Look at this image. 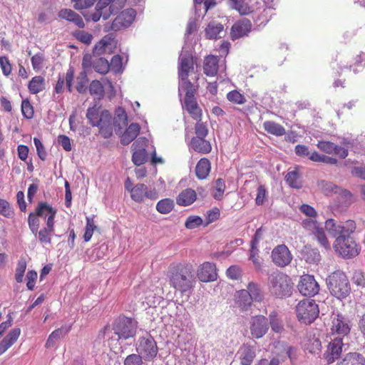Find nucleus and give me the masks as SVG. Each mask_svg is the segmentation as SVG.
I'll return each instance as SVG.
<instances>
[{
	"label": "nucleus",
	"mask_w": 365,
	"mask_h": 365,
	"mask_svg": "<svg viewBox=\"0 0 365 365\" xmlns=\"http://www.w3.org/2000/svg\"><path fill=\"white\" fill-rule=\"evenodd\" d=\"M167 276L170 286L183 294L195 287L196 278L193 266L190 263H175L170 265Z\"/></svg>",
	"instance_id": "1"
},
{
	"label": "nucleus",
	"mask_w": 365,
	"mask_h": 365,
	"mask_svg": "<svg viewBox=\"0 0 365 365\" xmlns=\"http://www.w3.org/2000/svg\"><path fill=\"white\" fill-rule=\"evenodd\" d=\"M137 322L130 317L125 316L120 317L116 319L112 326V328L107 325L100 331V334L103 336L110 339L112 331L117 336V340L128 339L133 337L136 334Z\"/></svg>",
	"instance_id": "2"
},
{
	"label": "nucleus",
	"mask_w": 365,
	"mask_h": 365,
	"mask_svg": "<svg viewBox=\"0 0 365 365\" xmlns=\"http://www.w3.org/2000/svg\"><path fill=\"white\" fill-rule=\"evenodd\" d=\"M292 284L290 277L279 271L272 273L268 277V287L270 293L279 298L290 296Z\"/></svg>",
	"instance_id": "3"
},
{
	"label": "nucleus",
	"mask_w": 365,
	"mask_h": 365,
	"mask_svg": "<svg viewBox=\"0 0 365 365\" xmlns=\"http://www.w3.org/2000/svg\"><path fill=\"white\" fill-rule=\"evenodd\" d=\"M192 73H195V62L192 55H181L179 58L178 66L179 92L181 90L199 87L198 84H194L188 79L189 76Z\"/></svg>",
	"instance_id": "4"
},
{
	"label": "nucleus",
	"mask_w": 365,
	"mask_h": 365,
	"mask_svg": "<svg viewBox=\"0 0 365 365\" xmlns=\"http://www.w3.org/2000/svg\"><path fill=\"white\" fill-rule=\"evenodd\" d=\"M327 286L331 294L338 299L346 297L351 291L349 279L341 271H336L329 276Z\"/></svg>",
	"instance_id": "5"
},
{
	"label": "nucleus",
	"mask_w": 365,
	"mask_h": 365,
	"mask_svg": "<svg viewBox=\"0 0 365 365\" xmlns=\"http://www.w3.org/2000/svg\"><path fill=\"white\" fill-rule=\"evenodd\" d=\"M298 320L305 324H310L315 321L319 314L318 304L314 299L301 300L296 307Z\"/></svg>",
	"instance_id": "6"
},
{
	"label": "nucleus",
	"mask_w": 365,
	"mask_h": 365,
	"mask_svg": "<svg viewBox=\"0 0 365 365\" xmlns=\"http://www.w3.org/2000/svg\"><path fill=\"white\" fill-rule=\"evenodd\" d=\"M137 354L145 360H153L158 354V348L154 338L148 333L140 336L135 346Z\"/></svg>",
	"instance_id": "7"
},
{
	"label": "nucleus",
	"mask_w": 365,
	"mask_h": 365,
	"mask_svg": "<svg viewBox=\"0 0 365 365\" xmlns=\"http://www.w3.org/2000/svg\"><path fill=\"white\" fill-rule=\"evenodd\" d=\"M52 214H53V219H55L56 211L47 202H40L35 212H31L28 217V225L31 232L36 233L38 230L40 225L39 217L47 219Z\"/></svg>",
	"instance_id": "8"
},
{
	"label": "nucleus",
	"mask_w": 365,
	"mask_h": 365,
	"mask_svg": "<svg viewBox=\"0 0 365 365\" xmlns=\"http://www.w3.org/2000/svg\"><path fill=\"white\" fill-rule=\"evenodd\" d=\"M334 247L344 257L352 258L359 253V247L355 240L351 237L344 236L336 237Z\"/></svg>",
	"instance_id": "9"
},
{
	"label": "nucleus",
	"mask_w": 365,
	"mask_h": 365,
	"mask_svg": "<svg viewBox=\"0 0 365 365\" xmlns=\"http://www.w3.org/2000/svg\"><path fill=\"white\" fill-rule=\"evenodd\" d=\"M337 66L338 73H341L344 69L352 70L355 73L362 71L364 64L360 56L355 57L342 56L336 55L334 62Z\"/></svg>",
	"instance_id": "10"
},
{
	"label": "nucleus",
	"mask_w": 365,
	"mask_h": 365,
	"mask_svg": "<svg viewBox=\"0 0 365 365\" xmlns=\"http://www.w3.org/2000/svg\"><path fill=\"white\" fill-rule=\"evenodd\" d=\"M198 88L182 90L185 93L184 98V107L190 116L197 121L202 120V110L197 104L195 95Z\"/></svg>",
	"instance_id": "11"
},
{
	"label": "nucleus",
	"mask_w": 365,
	"mask_h": 365,
	"mask_svg": "<svg viewBox=\"0 0 365 365\" xmlns=\"http://www.w3.org/2000/svg\"><path fill=\"white\" fill-rule=\"evenodd\" d=\"M130 197L136 202H143L145 199L155 200L158 197L155 188L150 190L143 183H138L130 190Z\"/></svg>",
	"instance_id": "12"
},
{
	"label": "nucleus",
	"mask_w": 365,
	"mask_h": 365,
	"mask_svg": "<svg viewBox=\"0 0 365 365\" xmlns=\"http://www.w3.org/2000/svg\"><path fill=\"white\" fill-rule=\"evenodd\" d=\"M55 219L53 214L51 215L46 220V226L33 233L39 243L43 246L51 245L52 237L55 235Z\"/></svg>",
	"instance_id": "13"
},
{
	"label": "nucleus",
	"mask_w": 365,
	"mask_h": 365,
	"mask_svg": "<svg viewBox=\"0 0 365 365\" xmlns=\"http://www.w3.org/2000/svg\"><path fill=\"white\" fill-rule=\"evenodd\" d=\"M325 226L330 232H334V236L339 235L344 237H350L356 228V222L351 220H346L341 225H336L334 220L329 219L326 221Z\"/></svg>",
	"instance_id": "14"
},
{
	"label": "nucleus",
	"mask_w": 365,
	"mask_h": 365,
	"mask_svg": "<svg viewBox=\"0 0 365 365\" xmlns=\"http://www.w3.org/2000/svg\"><path fill=\"white\" fill-rule=\"evenodd\" d=\"M299 292L304 296L314 297L319 293V285L314 277L310 274L301 276L297 285Z\"/></svg>",
	"instance_id": "15"
},
{
	"label": "nucleus",
	"mask_w": 365,
	"mask_h": 365,
	"mask_svg": "<svg viewBox=\"0 0 365 365\" xmlns=\"http://www.w3.org/2000/svg\"><path fill=\"white\" fill-rule=\"evenodd\" d=\"M331 334L346 336L350 333V321L343 314H336L331 320Z\"/></svg>",
	"instance_id": "16"
},
{
	"label": "nucleus",
	"mask_w": 365,
	"mask_h": 365,
	"mask_svg": "<svg viewBox=\"0 0 365 365\" xmlns=\"http://www.w3.org/2000/svg\"><path fill=\"white\" fill-rule=\"evenodd\" d=\"M250 329L253 338L259 339L262 337L269 329L267 319L262 315L252 317Z\"/></svg>",
	"instance_id": "17"
},
{
	"label": "nucleus",
	"mask_w": 365,
	"mask_h": 365,
	"mask_svg": "<svg viewBox=\"0 0 365 365\" xmlns=\"http://www.w3.org/2000/svg\"><path fill=\"white\" fill-rule=\"evenodd\" d=\"M272 259L276 265L283 267L291 262L292 256L285 245H279L273 249Z\"/></svg>",
	"instance_id": "18"
},
{
	"label": "nucleus",
	"mask_w": 365,
	"mask_h": 365,
	"mask_svg": "<svg viewBox=\"0 0 365 365\" xmlns=\"http://www.w3.org/2000/svg\"><path fill=\"white\" fill-rule=\"evenodd\" d=\"M252 24L247 19H242L237 21L231 27L230 37L232 40H236L244 36H248L251 32Z\"/></svg>",
	"instance_id": "19"
},
{
	"label": "nucleus",
	"mask_w": 365,
	"mask_h": 365,
	"mask_svg": "<svg viewBox=\"0 0 365 365\" xmlns=\"http://www.w3.org/2000/svg\"><path fill=\"white\" fill-rule=\"evenodd\" d=\"M197 276L203 282L215 281L217 277L215 264L210 262H203L197 268Z\"/></svg>",
	"instance_id": "20"
},
{
	"label": "nucleus",
	"mask_w": 365,
	"mask_h": 365,
	"mask_svg": "<svg viewBox=\"0 0 365 365\" xmlns=\"http://www.w3.org/2000/svg\"><path fill=\"white\" fill-rule=\"evenodd\" d=\"M343 345V340L341 337H336L329 343L324 354V359L328 364H331L339 359L342 352Z\"/></svg>",
	"instance_id": "21"
},
{
	"label": "nucleus",
	"mask_w": 365,
	"mask_h": 365,
	"mask_svg": "<svg viewBox=\"0 0 365 365\" xmlns=\"http://www.w3.org/2000/svg\"><path fill=\"white\" fill-rule=\"evenodd\" d=\"M136 12L133 9H127L122 11L113 20L111 28L118 30L122 27L129 26L135 18Z\"/></svg>",
	"instance_id": "22"
},
{
	"label": "nucleus",
	"mask_w": 365,
	"mask_h": 365,
	"mask_svg": "<svg viewBox=\"0 0 365 365\" xmlns=\"http://www.w3.org/2000/svg\"><path fill=\"white\" fill-rule=\"evenodd\" d=\"M317 146L321 151L327 154H334L342 159L346 158L348 155V150L346 148L331 141L319 140Z\"/></svg>",
	"instance_id": "23"
},
{
	"label": "nucleus",
	"mask_w": 365,
	"mask_h": 365,
	"mask_svg": "<svg viewBox=\"0 0 365 365\" xmlns=\"http://www.w3.org/2000/svg\"><path fill=\"white\" fill-rule=\"evenodd\" d=\"M108 0H100L96 6V11L91 14V19L96 22L102 17L103 19H108L110 14L114 12V3L108 6Z\"/></svg>",
	"instance_id": "24"
},
{
	"label": "nucleus",
	"mask_w": 365,
	"mask_h": 365,
	"mask_svg": "<svg viewBox=\"0 0 365 365\" xmlns=\"http://www.w3.org/2000/svg\"><path fill=\"white\" fill-rule=\"evenodd\" d=\"M303 223L304 227H307L309 225H312V233L318 243L325 250L330 249V243L329 242L323 227H319L316 222L312 220H304Z\"/></svg>",
	"instance_id": "25"
},
{
	"label": "nucleus",
	"mask_w": 365,
	"mask_h": 365,
	"mask_svg": "<svg viewBox=\"0 0 365 365\" xmlns=\"http://www.w3.org/2000/svg\"><path fill=\"white\" fill-rule=\"evenodd\" d=\"M189 146L195 152L201 154H208L212 151V145L205 138L192 137Z\"/></svg>",
	"instance_id": "26"
},
{
	"label": "nucleus",
	"mask_w": 365,
	"mask_h": 365,
	"mask_svg": "<svg viewBox=\"0 0 365 365\" xmlns=\"http://www.w3.org/2000/svg\"><path fill=\"white\" fill-rule=\"evenodd\" d=\"M237 355L242 365H250L255 358V349L254 346L243 344L238 350Z\"/></svg>",
	"instance_id": "27"
},
{
	"label": "nucleus",
	"mask_w": 365,
	"mask_h": 365,
	"mask_svg": "<svg viewBox=\"0 0 365 365\" xmlns=\"http://www.w3.org/2000/svg\"><path fill=\"white\" fill-rule=\"evenodd\" d=\"M21 334L19 328H14L0 341V356L11 347Z\"/></svg>",
	"instance_id": "28"
},
{
	"label": "nucleus",
	"mask_w": 365,
	"mask_h": 365,
	"mask_svg": "<svg viewBox=\"0 0 365 365\" xmlns=\"http://www.w3.org/2000/svg\"><path fill=\"white\" fill-rule=\"evenodd\" d=\"M99 109L100 107H98L97 105H94L87 110L86 117L92 126L99 125L100 123L103 121V117H110L108 111L103 112L101 115Z\"/></svg>",
	"instance_id": "29"
},
{
	"label": "nucleus",
	"mask_w": 365,
	"mask_h": 365,
	"mask_svg": "<svg viewBox=\"0 0 365 365\" xmlns=\"http://www.w3.org/2000/svg\"><path fill=\"white\" fill-rule=\"evenodd\" d=\"M196 200V192L191 188H187L179 193L176 198V202L180 206H188L192 205Z\"/></svg>",
	"instance_id": "30"
},
{
	"label": "nucleus",
	"mask_w": 365,
	"mask_h": 365,
	"mask_svg": "<svg viewBox=\"0 0 365 365\" xmlns=\"http://www.w3.org/2000/svg\"><path fill=\"white\" fill-rule=\"evenodd\" d=\"M140 131V126L137 123H131L124 131L120 138L123 145H128L136 138Z\"/></svg>",
	"instance_id": "31"
},
{
	"label": "nucleus",
	"mask_w": 365,
	"mask_h": 365,
	"mask_svg": "<svg viewBox=\"0 0 365 365\" xmlns=\"http://www.w3.org/2000/svg\"><path fill=\"white\" fill-rule=\"evenodd\" d=\"M219 58L217 56L210 55L205 58L203 63L204 73L207 76H215L218 71Z\"/></svg>",
	"instance_id": "32"
},
{
	"label": "nucleus",
	"mask_w": 365,
	"mask_h": 365,
	"mask_svg": "<svg viewBox=\"0 0 365 365\" xmlns=\"http://www.w3.org/2000/svg\"><path fill=\"white\" fill-rule=\"evenodd\" d=\"M336 365H365V358L358 352L346 354Z\"/></svg>",
	"instance_id": "33"
},
{
	"label": "nucleus",
	"mask_w": 365,
	"mask_h": 365,
	"mask_svg": "<svg viewBox=\"0 0 365 365\" xmlns=\"http://www.w3.org/2000/svg\"><path fill=\"white\" fill-rule=\"evenodd\" d=\"M211 170V163L207 158H201L195 167V174L199 180L207 178Z\"/></svg>",
	"instance_id": "34"
},
{
	"label": "nucleus",
	"mask_w": 365,
	"mask_h": 365,
	"mask_svg": "<svg viewBox=\"0 0 365 365\" xmlns=\"http://www.w3.org/2000/svg\"><path fill=\"white\" fill-rule=\"evenodd\" d=\"M235 297L236 304L242 310H247V309L252 305L253 301L250 297V294H249L246 289L237 291Z\"/></svg>",
	"instance_id": "35"
},
{
	"label": "nucleus",
	"mask_w": 365,
	"mask_h": 365,
	"mask_svg": "<svg viewBox=\"0 0 365 365\" xmlns=\"http://www.w3.org/2000/svg\"><path fill=\"white\" fill-rule=\"evenodd\" d=\"M71 328V326L62 327L52 331L46 342V348L48 349L54 346L56 341L66 336L70 331Z\"/></svg>",
	"instance_id": "36"
},
{
	"label": "nucleus",
	"mask_w": 365,
	"mask_h": 365,
	"mask_svg": "<svg viewBox=\"0 0 365 365\" xmlns=\"http://www.w3.org/2000/svg\"><path fill=\"white\" fill-rule=\"evenodd\" d=\"M263 128L267 133L275 136H282L286 133L285 128L282 125L272 120L264 121Z\"/></svg>",
	"instance_id": "37"
},
{
	"label": "nucleus",
	"mask_w": 365,
	"mask_h": 365,
	"mask_svg": "<svg viewBox=\"0 0 365 365\" xmlns=\"http://www.w3.org/2000/svg\"><path fill=\"white\" fill-rule=\"evenodd\" d=\"M115 37L113 34H110L103 36L93 48V53L97 55H101L106 53L108 46L111 45L114 41Z\"/></svg>",
	"instance_id": "38"
},
{
	"label": "nucleus",
	"mask_w": 365,
	"mask_h": 365,
	"mask_svg": "<svg viewBox=\"0 0 365 365\" xmlns=\"http://www.w3.org/2000/svg\"><path fill=\"white\" fill-rule=\"evenodd\" d=\"M28 88L31 93L37 94L44 90L45 79L41 76H36L29 82Z\"/></svg>",
	"instance_id": "39"
},
{
	"label": "nucleus",
	"mask_w": 365,
	"mask_h": 365,
	"mask_svg": "<svg viewBox=\"0 0 365 365\" xmlns=\"http://www.w3.org/2000/svg\"><path fill=\"white\" fill-rule=\"evenodd\" d=\"M224 26L220 23L210 22L205 29V36L209 39H217L220 37V34L223 31Z\"/></svg>",
	"instance_id": "40"
},
{
	"label": "nucleus",
	"mask_w": 365,
	"mask_h": 365,
	"mask_svg": "<svg viewBox=\"0 0 365 365\" xmlns=\"http://www.w3.org/2000/svg\"><path fill=\"white\" fill-rule=\"evenodd\" d=\"M246 290L250 294V297L253 301L258 302L262 301L263 292L257 283L254 282H249Z\"/></svg>",
	"instance_id": "41"
},
{
	"label": "nucleus",
	"mask_w": 365,
	"mask_h": 365,
	"mask_svg": "<svg viewBox=\"0 0 365 365\" xmlns=\"http://www.w3.org/2000/svg\"><path fill=\"white\" fill-rule=\"evenodd\" d=\"M284 180L289 186L292 188L299 189L302 187V180L297 170L288 172Z\"/></svg>",
	"instance_id": "42"
},
{
	"label": "nucleus",
	"mask_w": 365,
	"mask_h": 365,
	"mask_svg": "<svg viewBox=\"0 0 365 365\" xmlns=\"http://www.w3.org/2000/svg\"><path fill=\"white\" fill-rule=\"evenodd\" d=\"M303 257L308 263H315L320 260V254L317 249L306 246L302 252Z\"/></svg>",
	"instance_id": "43"
},
{
	"label": "nucleus",
	"mask_w": 365,
	"mask_h": 365,
	"mask_svg": "<svg viewBox=\"0 0 365 365\" xmlns=\"http://www.w3.org/2000/svg\"><path fill=\"white\" fill-rule=\"evenodd\" d=\"M231 6L239 12L240 15H247L252 13V8L248 5L245 0H229Z\"/></svg>",
	"instance_id": "44"
},
{
	"label": "nucleus",
	"mask_w": 365,
	"mask_h": 365,
	"mask_svg": "<svg viewBox=\"0 0 365 365\" xmlns=\"http://www.w3.org/2000/svg\"><path fill=\"white\" fill-rule=\"evenodd\" d=\"M89 92L91 96H95L98 99H102L104 96V86L102 83L98 80H93L89 86Z\"/></svg>",
	"instance_id": "45"
},
{
	"label": "nucleus",
	"mask_w": 365,
	"mask_h": 365,
	"mask_svg": "<svg viewBox=\"0 0 365 365\" xmlns=\"http://www.w3.org/2000/svg\"><path fill=\"white\" fill-rule=\"evenodd\" d=\"M174 208V201L170 198L160 200L156 205V210L161 214H168Z\"/></svg>",
	"instance_id": "46"
},
{
	"label": "nucleus",
	"mask_w": 365,
	"mask_h": 365,
	"mask_svg": "<svg viewBox=\"0 0 365 365\" xmlns=\"http://www.w3.org/2000/svg\"><path fill=\"white\" fill-rule=\"evenodd\" d=\"M93 67L96 72L105 75L110 70V63L106 58H98L94 61Z\"/></svg>",
	"instance_id": "47"
},
{
	"label": "nucleus",
	"mask_w": 365,
	"mask_h": 365,
	"mask_svg": "<svg viewBox=\"0 0 365 365\" xmlns=\"http://www.w3.org/2000/svg\"><path fill=\"white\" fill-rule=\"evenodd\" d=\"M227 99L234 104L242 105L246 103V98L237 90H232L227 93Z\"/></svg>",
	"instance_id": "48"
},
{
	"label": "nucleus",
	"mask_w": 365,
	"mask_h": 365,
	"mask_svg": "<svg viewBox=\"0 0 365 365\" xmlns=\"http://www.w3.org/2000/svg\"><path fill=\"white\" fill-rule=\"evenodd\" d=\"M88 78L85 71L80 73L77 77L76 90L80 93H84L87 89Z\"/></svg>",
	"instance_id": "49"
},
{
	"label": "nucleus",
	"mask_w": 365,
	"mask_h": 365,
	"mask_svg": "<svg viewBox=\"0 0 365 365\" xmlns=\"http://www.w3.org/2000/svg\"><path fill=\"white\" fill-rule=\"evenodd\" d=\"M73 36L78 41L87 45L91 43L93 38L91 34L83 30H78L73 32Z\"/></svg>",
	"instance_id": "50"
},
{
	"label": "nucleus",
	"mask_w": 365,
	"mask_h": 365,
	"mask_svg": "<svg viewBox=\"0 0 365 365\" xmlns=\"http://www.w3.org/2000/svg\"><path fill=\"white\" fill-rule=\"evenodd\" d=\"M96 226L95 225V222L93 219L91 217H86V225L85 228V232L83 235V239L85 242H88L91 240L94 231L96 230Z\"/></svg>",
	"instance_id": "51"
},
{
	"label": "nucleus",
	"mask_w": 365,
	"mask_h": 365,
	"mask_svg": "<svg viewBox=\"0 0 365 365\" xmlns=\"http://www.w3.org/2000/svg\"><path fill=\"white\" fill-rule=\"evenodd\" d=\"M225 188L226 186L225 181L222 178H218L215 181V189L214 193L212 194L213 197L215 200H220L223 196Z\"/></svg>",
	"instance_id": "52"
},
{
	"label": "nucleus",
	"mask_w": 365,
	"mask_h": 365,
	"mask_svg": "<svg viewBox=\"0 0 365 365\" xmlns=\"http://www.w3.org/2000/svg\"><path fill=\"white\" fill-rule=\"evenodd\" d=\"M202 222L203 220L200 217L191 215L187 218L185 222V226L187 229L192 230L200 227L201 225H202Z\"/></svg>",
	"instance_id": "53"
},
{
	"label": "nucleus",
	"mask_w": 365,
	"mask_h": 365,
	"mask_svg": "<svg viewBox=\"0 0 365 365\" xmlns=\"http://www.w3.org/2000/svg\"><path fill=\"white\" fill-rule=\"evenodd\" d=\"M132 160L136 165H140L146 161V151L144 148L135 150L133 153Z\"/></svg>",
	"instance_id": "54"
},
{
	"label": "nucleus",
	"mask_w": 365,
	"mask_h": 365,
	"mask_svg": "<svg viewBox=\"0 0 365 365\" xmlns=\"http://www.w3.org/2000/svg\"><path fill=\"white\" fill-rule=\"evenodd\" d=\"M21 112L23 115L27 119H31L34 117V108L28 99L22 101Z\"/></svg>",
	"instance_id": "55"
},
{
	"label": "nucleus",
	"mask_w": 365,
	"mask_h": 365,
	"mask_svg": "<svg viewBox=\"0 0 365 365\" xmlns=\"http://www.w3.org/2000/svg\"><path fill=\"white\" fill-rule=\"evenodd\" d=\"M0 214L8 218L12 217L14 215L10 204L3 199H0Z\"/></svg>",
	"instance_id": "56"
},
{
	"label": "nucleus",
	"mask_w": 365,
	"mask_h": 365,
	"mask_svg": "<svg viewBox=\"0 0 365 365\" xmlns=\"http://www.w3.org/2000/svg\"><path fill=\"white\" fill-rule=\"evenodd\" d=\"M45 60L43 53H38L31 57V65L35 71H40L43 68V64Z\"/></svg>",
	"instance_id": "57"
},
{
	"label": "nucleus",
	"mask_w": 365,
	"mask_h": 365,
	"mask_svg": "<svg viewBox=\"0 0 365 365\" xmlns=\"http://www.w3.org/2000/svg\"><path fill=\"white\" fill-rule=\"evenodd\" d=\"M195 137L205 138L208 134V128L205 123L197 121L195 125Z\"/></svg>",
	"instance_id": "58"
},
{
	"label": "nucleus",
	"mask_w": 365,
	"mask_h": 365,
	"mask_svg": "<svg viewBox=\"0 0 365 365\" xmlns=\"http://www.w3.org/2000/svg\"><path fill=\"white\" fill-rule=\"evenodd\" d=\"M99 127V133L104 138H110L113 134V128L110 123V119L108 120V123H106V122H101L100 125H98Z\"/></svg>",
	"instance_id": "59"
},
{
	"label": "nucleus",
	"mask_w": 365,
	"mask_h": 365,
	"mask_svg": "<svg viewBox=\"0 0 365 365\" xmlns=\"http://www.w3.org/2000/svg\"><path fill=\"white\" fill-rule=\"evenodd\" d=\"M258 249H250V259L252 261L257 271L262 269V260L258 256Z\"/></svg>",
	"instance_id": "60"
},
{
	"label": "nucleus",
	"mask_w": 365,
	"mask_h": 365,
	"mask_svg": "<svg viewBox=\"0 0 365 365\" xmlns=\"http://www.w3.org/2000/svg\"><path fill=\"white\" fill-rule=\"evenodd\" d=\"M143 358L138 354H130L125 359L124 365H143Z\"/></svg>",
	"instance_id": "61"
},
{
	"label": "nucleus",
	"mask_w": 365,
	"mask_h": 365,
	"mask_svg": "<svg viewBox=\"0 0 365 365\" xmlns=\"http://www.w3.org/2000/svg\"><path fill=\"white\" fill-rule=\"evenodd\" d=\"M270 317V326L272 329L276 333H281L283 329V325L282 322L277 319V316L274 314H271L269 315Z\"/></svg>",
	"instance_id": "62"
},
{
	"label": "nucleus",
	"mask_w": 365,
	"mask_h": 365,
	"mask_svg": "<svg viewBox=\"0 0 365 365\" xmlns=\"http://www.w3.org/2000/svg\"><path fill=\"white\" fill-rule=\"evenodd\" d=\"M26 268V263L25 261H19L15 274V279L17 282L20 283L23 281V277Z\"/></svg>",
	"instance_id": "63"
},
{
	"label": "nucleus",
	"mask_w": 365,
	"mask_h": 365,
	"mask_svg": "<svg viewBox=\"0 0 365 365\" xmlns=\"http://www.w3.org/2000/svg\"><path fill=\"white\" fill-rule=\"evenodd\" d=\"M227 276L232 279H238L242 275V270L240 267L237 265L230 266L227 269Z\"/></svg>",
	"instance_id": "64"
}]
</instances>
